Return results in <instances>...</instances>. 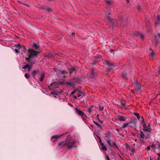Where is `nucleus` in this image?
Instances as JSON below:
<instances>
[{"label":"nucleus","mask_w":160,"mask_h":160,"mask_svg":"<svg viewBox=\"0 0 160 160\" xmlns=\"http://www.w3.org/2000/svg\"><path fill=\"white\" fill-rule=\"evenodd\" d=\"M149 137V135L148 134L145 132H144L142 129H141L139 140L141 142H145L146 139Z\"/></svg>","instance_id":"nucleus-1"},{"label":"nucleus","mask_w":160,"mask_h":160,"mask_svg":"<svg viewBox=\"0 0 160 160\" xmlns=\"http://www.w3.org/2000/svg\"><path fill=\"white\" fill-rule=\"evenodd\" d=\"M29 58H35L37 57L38 52L35 49L29 48L28 50Z\"/></svg>","instance_id":"nucleus-2"},{"label":"nucleus","mask_w":160,"mask_h":160,"mask_svg":"<svg viewBox=\"0 0 160 160\" xmlns=\"http://www.w3.org/2000/svg\"><path fill=\"white\" fill-rule=\"evenodd\" d=\"M68 137L67 138V147L68 149H71L74 146L77 140L74 139L73 140H72L68 138Z\"/></svg>","instance_id":"nucleus-3"},{"label":"nucleus","mask_w":160,"mask_h":160,"mask_svg":"<svg viewBox=\"0 0 160 160\" xmlns=\"http://www.w3.org/2000/svg\"><path fill=\"white\" fill-rule=\"evenodd\" d=\"M141 124L142 125L143 127V129H142V131L143 132H150L151 131V128H150V124H148L146 126V124L145 123V122L144 121V119H143L141 123Z\"/></svg>","instance_id":"nucleus-4"},{"label":"nucleus","mask_w":160,"mask_h":160,"mask_svg":"<svg viewBox=\"0 0 160 160\" xmlns=\"http://www.w3.org/2000/svg\"><path fill=\"white\" fill-rule=\"evenodd\" d=\"M76 112L79 115L81 116L82 118H85L86 117L85 114L81 111L78 109L77 108H76L75 109Z\"/></svg>","instance_id":"nucleus-5"},{"label":"nucleus","mask_w":160,"mask_h":160,"mask_svg":"<svg viewBox=\"0 0 160 160\" xmlns=\"http://www.w3.org/2000/svg\"><path fill=\"white\" fill-rule=\"evenodd\" d=\"M62 135L63 134H61L60 135H54L52 137L51 139L52 140L53 142H56L58 141V139L62 137Z\"/></svg>","instance_id":"nucleus-6"},{"label":"nucleus","mask_w":160,"mask_h":160,"mask_svg":"<svg viewBox=\"0 0 160 160\" xmlns=\"http://www.w3.org/2000/svg\"><path fill=\"white\" fill-rule=\"evenodd\" d=\"M67 139H66L65 141H62L59 143L58 144V146H62V147L63 146H66L67 147Z\"/></svg>","instance_id":"nucleus-7"},{"label":"nucleus","mask_w":160,"mask_h":160,"mask_svg":"<svg viewBox=\"0 0 160 160\" xmlns=\"http://www.w3.org/2000/svg\"><path fill=\"white\" fill-rule=\"evenodd\" d=\"M117 117V120L121 121H125L126 119V118L122 116L118 115Z\"/></svg>","instance_id":"nucleus-8"},{"label":"nucleus","mask_w":160,"mask_h":160,"mask_svg":"<svg viewBox=\"0 0 160 160\" xmlns=\"http://www.w3.org/2000/svg\"><path fill=\"white\" fill-rule=\"evenodd\" d=\"M31 58H29L28 56V58H26L25 59L27 61H28V62L31 65H32L33 64H35V62L34 61H31Z\"/></svg>","instance_id":"nucleus-9"},{"label":"nucleus","mask_w":160,"mask_h":160,"mask_svg":"<svg viewBox=\"0 0 160 160\" xmlns=\"http://www.w3.org/2000/svg\"><path fill=\"white\" fill-rule=\"evenodd\" d=\"M16 47L17 48V49H15V51L16 53H19V50L22 47L21 45L19 44H17L16 45Z\"/></svg>","instance_id":"nucleus-10"},{"label":"nucleus","mask_w":160,"mask_h":160,"mask_svg":"<svg viewBox=\"0 0 160 160\" xmlns=\"http://www.w3.org/2000/svg\"><path fill=\"white\" fill-rule=\"evenodd\" d=\"M40 73V71L39 70H34L33 71L32 74L34 78L37 74H39Z\"/></svg>","instance_id":"nucleus-11"},{"label":"nucleus","mask_w":160,"mask_h":160,"mask_svg":"<svg viewBox=\"0 0 160 160\" xmlns=\"http://www.w3.org/2000/svg\"><path fill=\"white\" fill-rule=\"evenodd\" d=\"M107 142L108 144L111 146H113L116 145V144L115 142L113 141H111L110 140H107Z\"/></svg>","instance_id":"nucleus-12"},{"label":"nucleus","mask_w":160,"mask_h":160,"mask_svg":"<svg viewBox=\"0 0 160 160\" xmlns=\"http://www.w3.org/2000/svg\"><path fill=\"white\" fill-rule=\"evenodd\" d=\"M53 56L52 53V52H50L48 54L45 55V57L47 58L48 59L50 58L52 56Z\"/></svg>","instance_id":"nucleus-13"},{"label":"nucleus","mask_w":160,"mask_h":160,"mask_svg":"<svg viewBox=\"0 0 160 160\" xmlns=\"http://www.w3.org/2000/svg\"><path fill=\"white\" fill-rule=\"evenodd\" d=\"M141 88L140 85L139 84H136V86L135 87V89L137 91H138Z\"/></svg>","instance_id":"nucleus-14"},{"label":"nucleus","mask_w":160,"mask_h":160,"mask_svg":"<svg viewBox=\"0 0 160 160\" xmlns=\"http://www.w3.org/2000/svg\"><path fill=\"white\" fill-rule=\"evenodd\" d=\"M137 122V120L136 119H132L131 120L130 122H129L130 123H132L134 124H136Z\"/></svg>","instance_id":"nucleus-15"},{"label":"nucleus","mask_w":160,"mask_h":160,"mask_svg":"<svg viewBox=\"0 0 160 160\" xmlns=\"http://www.w3.org/2000/svg\"><path fill=\"white\" fill-rule=\"evenodd\" d=\"M157 22H155V25L157 26L159 23V20H160V15H158L157 17Z\"/></svg>","instance_id":"nucleus-16"},{"label":"nucleus","mask_w":160,"mask_h":160,"mask_svg":"<svg viewBox=\"0 0 160 160\" xmlns=\"http://www.w3.org/2000/svg\"><path fill=\"white\" fill-rule=\"evenodd\" d=\"M101 145L102 146V149L104 151H106L107 150V148L104 144L103 143H101Z\"/></svg>","instance_id":"nucleus-17"},{"label":"nucleus","mask_w":160,"mask_h":160,"mask_svg":"<svg viewBox=\"0 0 160 160\" xmlns=\"http://www.w3.org/2000/svg\"><path fill=\"white\" fill-rule=\"evenodd\" d=\"M160 72V68L158 67L157 69H156V73L155 75L156 76H158V74Z\"/></svg>","instance_id":"nucleus-18"},{"label":"nucleus","mask_w":160,"mask_h":160,"mask_svg":"<svg viewBox=\"0 0 160 160\" xmlns=\"http://www.w3.org/2000/svg\"><path fill=\"white\" fill-rule=\"evenodd\" d=\"M156 53V52L153 51H152V52L150 54V57L151 58H154L155 54Z\"/></svg>","instance_id":"nucleus-19"},{"label":"nucleus","mask_w":160,"mask_h":160,"mask_svg":"<svg viewBox=\"0 0 160 160\" xmlns=\"http://www.w3.org/2000/svg\"><path fill=\"white\" fill-rule=\"evenodd\" d=\"M136 35H139L141 38L142 39H143L144 37L143 35L141 32H136L135 33Z\"/></svg>","instance_id":"nucleus-20"},{"label":"nucleus","mask_w":160,"mask_h":160,"mask_svg":"<svg viewBox=\"0 0 160 160\" xmlns=\"http://www.w3.org/2000/svg\"><path fill=\"white\" fill-rule=\"evenodd\" d=\"M69 71L70 72H76V70L73 67H71L69 69Z\"/></svg>","instance_id":"nucleus-21"},{"label":"nucleus","mask_w":160,"mask_h":160,"mask_svg":"<svg viewBox=\"0 0 160 160\" xmlns=\"http://www.w3.org/2000/svg\"><path fill=\"white\" fill-rule=\"evenodd\" d=\"M32 47L35 48L37 50L39 49V46L35 43H34L32 45Z\"/></svg>","instance_id":"nucleus-22"},{"label":"nucleus","mask_w":160,"mask_h":160,"mask_svg":"<svg viewBox=\"0 0 160 160\" xmlns=\"http://www.w3.org/2000/svg\"><path fill=\"white\" fill-rule=\"evenodd\" d=\"M105 63L108 66L110 67L112 66V64L108 61H106L105 62Z\"/></svg>","instance_id":"nucleus-23"},{"label":"nucleus","mask_w":160,"mask_h":160,"mask_svg":"<svg viewBox=\"0 0 160 160\" xmlns=\"http://www.w3.org/2000/svg\"><path fill=\"white\" fill-rule=\"evenodd\" d=\"M130 124V123L129 122H127L126 123H125L123 124V126H122V128H124L126 127H128L129 126V125Z\"/></svg>","instance_id":"nucleus-24"},{"label":"nucleus","mask_w":160,"mask_h":160,"mask_svg":"<svg viewBox=\"0 0 160 160\" xmlns=\"http://www.w3.org/2000/svg\"><path fill=\"white\" fill-rule=\"evenodd\" d=\"M59 73L62 74H63L68 73V72L65 71L64 70H59L58 72Z\"/></svg>","instance_id":"nucleus-25"},{"label":"nucleus","mask_w":160,"mask_h":160,"mask_svg":"<svg viewBox=\"0 0 160 160\" xmlns=\"http://www.w3.org/2000/svg\"><path fill=\"white\" fill-rule=\"evenodd\" d=\"M45 77V75L44 73H42L41 75L40 78V80L41 82H42Z\"/></svg>","instance_id":"nucleus-26"},{"label":"nucleus","mask_w":160,"mask_h":160,"mask_svg":"<svg viewBox=\"0 0 160 160\" xmlns=\"http://www.w3.org/2000/svg\"><path fill=\"white\" fill-rule=\"evenodd\" d=\"M110 14L108 13V14H106V15L105 16V19H107L109 21H111V19L110 17L109 16V15Z\"/></svg>","instance_id":"nucleus-27"},{"label":"nucleus","mask_w":160,"mask_h":160,"mask_svg":"<svg viewBox=\"0 0 160 160\" xmlns=\"http://www.w3.org/2000/svg\"><path fill=\"white\" fill-rule=\"evenodd\" d=\"M93 123L95 124L98 127H99L101 129L102 128V126L100 125L97 122H95V121L93 122Z\"/></svg>","instance_id":"nucleus-28"},{"label":"nucleus","mask_w":160,"mask_h":160,"mask_svg":"<svg viewBox=\"0 0 160 160\" xmlns=\"http://www.w3.org/2000/svg\"><path fill=\"white\" fill-rule=\"evenodd\" d=\"M99 110L100 111H102L104 107L103 106L101 105H99Z\"/></svg>","instance_id":"nucleus-29"},{"label":"nucleus","mask_w":160,"mask_h":160,"mask_svg":"<svg viewBox=\"0 0 160 160\" xmlns=\"http://www.w3.org/2000/svg\"><path fill=\"white\" fill-rule=\"evenodd\" d=\"M106 2L108 5L112 4V1L111 0H106Z\"/></svg>","instance_id":"nucleus-30"},{"label":"nucleus","mask_w":160,"mask_h":160,"mask_svg":"<svg viewBox=\"0 0 160 160\" xmlns=\"http://www.w3.org/2000/svg\"><path fill=\"white\" fill-rule=\"evenodd\" d=\"M25 77L27 79H28L30 78V75L28 73H26L24 75Z\"/></svg>","instance_id":"nucleus-31"},{"label":"nucleus","mask_w":160,"mask_h":160,"mask_svg":"<svg viewBox=\"0 0 160 160\" xmlns=\"http://www.w3.org/2000/svg\"><path fill=\"white\" fill-rule=\"evenodd\" d=\"M92 110L91 108H88L87 110V112L89 114H90L91 112L92 111Z\"/></svg>","instance_id":"nucleus-32"},{"label":"nucleus","mask_w":160,"mask_h":160,"mask_svg":"<svg viewBox=\"0 0 160 160\" xmlns=\"http://www.w3.org/2000/svg\"><path fill=\"white\" fill-rule=\"evenodd\" d=\"M131 150L132 152V153H131V155H132L133 154V152H135V149L134 148H131Z\"/></svg>","instance_id":"nucleus-33"},{"label":"nucleus","mask_w":160,"mask_h":160,"mask_svg":"<svg viewBox=\"0 0 160 160\" xmlns=\"http://www.w3.org/2000/svg\"><path fill=\"white\" fill-rule=\"evenodd\" d=\"M127 76V74L125 72H123L122 73V78H126V76Z\"/></svg>","instance_id":"nucleus-34"},{"label":"nucleus","mask_w":160,"mask_h":160,"mask_svg":"<svg viewBox=\"0 0 160 160\" xmlns=\"http://www.w3.org/2000/svg\"><path fill=\"white\" fill-rule=\"evenodd\" d=\"M97 117L98 118V122H100L101 124H102V123H103V121L102 120H101L99 118V115L98 114L97 115Z\"/></svg>","instance_id":"nucleus-35"},{"label":"nucleus","mask_w":160,"mask_h":160,"mask_svg":"<svg viewBox=\"0 0 160 160\" xmlns=\"http://www.w3.org/2000/svg\"><path fill=\"white\" fill-rule=\"evenodd\" d=\"M134 115L137 117V118H138V119H139L140 118V116L139 113H135Z\"/></svg>","instance_id":"nucleus-36"},{"label":"nucleus","mask_w":160,"mask_h":160,"mask_svg":"<svg viewBox=\"0 0 160 160\" xmlns=\"http://www.w3.org/2000/svg\"><path fill=\"white\" fill-rule=\"evenodd\" d=\"M84 92H81V94H78V97H81V96H82V97L83 96V95L82 96V94L83 95L84 94Z\"/></svg>","instance_id":"nucleus-37"},{"label":"nucleus","mask_w":160,"mask_h":160,"mask_svg":"<svg viewBox=\"0 0 160 160\" xmlns=\"http://www.w3.org/2000/svg\"><path fill=\"white\" fill-rule=\"evenodd\" d=\"M94 70L93 69H91L90 70V72L91 74L92 75L94 73Z\"/></svg>","instance_id":"nucleus-38"},{"label":"nucleus","mask_w":160,"mask_h":160,"mask_svg":"<svg viewBox=\"0 0 160 160\" xmlns=\"http://www.w3.org/2000/svg\"><path fill=\"white\" fill-rule=\"evenodd\" d=\"M44 9H45L47 11H51V9L50 8H44Z\"/></svg>","instance_id":"nucleus-39"},{"label":"nucleus","mask_w":160,"mask_h":160,"mask_svg":"<svg viewBox=\"0 0 160 160\" xmlns=\"http://www.w3.org/2000/svg\"><path fill=\"white\" fill-rule=\"evenodd\" d=\"M30 65H31L29 63V64H27L25 65L26 68H29Z\"/></svg>","instance_id":"nucleus-40"},{"label":"nucleus","mask_w":160,"mask_h":160,"mask_svg":"<svg viewBox=\"0 0 160 160\" xmlns=\"http://www.w3.org/2000/svg\"><path fill=\"white\" fill-rule=\"evenodd\" d=\"M51 93L54 94L55 95H58L60 94V92H58L55 93V92H51Z\"/></svg>","instance_id":"nucleus-41"},{"label":"nucleus","mask_w":160,"mask_h":160,"mask_svg":"<svg viewBox=\"0 0 160 160\" xmlns=\"http://www.w3.org/2000/svg\"><path fill=\"white\" fill-rule=\"evenodd\" d=\"M105 159H107V160H110L109 156L108 155H106L105 156Z\"/></svg>","instance_id":"nucleus-42"},{"label":"nucleus","mask_w":160,"mask_h":160,"mask_svg":"<svg viewBox=\"0 0 160 160\" xmlns=\"http://www.w3.org/2000/svg\"><path fill=\"white\" fill-rule=\"evenodd\" d=\"M76 91H77V89H76V90H73L71 93V95H73L75 93Z\"/></svg>","instance_id":"nucleus-43"},{"label":"nucleus","mask_w":160,"mask_h":160,"mask_svg":"<svg viewBox=\"0 0 160 160\" xmlns=\"http://www.w3.org/2000/svg\"><path fill=\"white\" fill-rule=\"evenodd\" d=\"M137 8L138 10H140L141 8V7L139 6L138 5L137 7Z\"/></svg>","instance_id":"nucleus-44"},{"label":"nucleus","mask_w":160,"mask_h":160,"mask_svg":"<svg viewBox=\"0 0 160 160\" xmlns=\"http://www.w3.org/2000/svg\"><path fill=\"white\" fill-rule=\"evenodd\" d=\"M121 104L122 105V108H124L125 107V105L124 104H123L121 102Z\"/></svg>","instance_id":"nucleus-45"},{"label":"nucleus","mask_w":160,"mask_h":160,"mask_svg":"<svg viewBox=\"0 0 160 160\" xmlns=\"http://www.w3.org/2000/svg\"><path fill=\"white\" fill-rule=\"evenodd\" d=\"M154 42L155 44V45H157L158 43V41L157 40H155Z\"/></svg>","instance_id":"nucleus-46"},{"label":"nucleus","mask_w":160,"mask_h":160,"mask_svg":"<svg viewBox=\"0 0 160 160\" xmlns=\"http://www.w3.org/2000/svg\"><path fill=\"white\" fill-rule=\"evenodd\" d=\"M22 69H26L27 68H26L25 66V65H24V66H23L22 67Z\"/></svg>","instance_id":"nucleus-47"},{"label":"nucleus","mask_w":160,"mask_h":160,"mask_svg":"<svg viewBox=\"0 0 160 160\" xmlns=\"http://www.w3.org/2000/svg\"><path fill=\"white\" fill-rule=\"evenodd\" d=\"M158 158L160 159V153H158Z\"/></svg>","instance_id":"nucleus-48"},{"label":"nucleus","mask_w":160,"mask_h":160,"mask_svg":"<svg viewBox=\"0 0 160 160\" xmlns=\"http://www.w3.org/2000/svg\"><path fill=\"white\" fill-rule=\"evenodd\" d=\"M157 35L158 37H160V32L158 33Z\"/></svg>","instance_id":"nucleus-49"},{"label":"nucleus","mask_w":160,"mask_h":160,"mask_svg":"<svg viewBox=\"0 0 160 160\" xmlns=\"http://www.w3.org/2000/svg\"><path fill=\"white\" fill-rule=\"evenodd\" d=\"M116 130L117 131V132H119V131H120V130H119V129H118V128H117V129H116Z\"/></svg>","instance_id":"nucleus-50"},{"label":"nucleus","mask_w":160,"mask_h":160,"mask_svg":"<svg viewBox=\"0 0 160 160\" xmlns=\"http://www.w3.org/2000/svg\"><path fill=\"white\" fill-rule=\"evenodd\" d=\"M28 71H29L31 69V68L30 67V66L29 67V68H28Z\"/></svg>","instance_id":"nucleus-51"},{"label":"nucleus","mask_w":160,"mask_h":160,"mask_svg":"<svg viewBox=\"0 0 160 160\" xmlns=\"http://www.w3.org/2000/svg\"><path fill=\"white\" fill-rule=\"evenodd\" d=\"M150 149V148L149 147H148L147 148V150H149Z\"/></svg>","instance_id":"nucleus-52"},{"label":"nucleus","mask_w":160,"mask_h":160,"mask_svg":"<svg viewBox=\"0 0 160 160\" xmlns=\"http://www.w3.org/2000/svg\"><path fill=\"white\" fill-rule=\"evenodd\" d=\"M110 52H114V51L113 49H111L110 50Z\"/></svg>","instance_id":"nucleus-53"},{"label":"nucleus","mask_w":160,"mask_h":160,"mask_svg":"<svg viewBox=\"0 0 160 160\" xmlns=\"http://www.w3.org/2000/svg\"><path fill=\"white\" fill-rule=\"evenodd\" d=\"M120 134L122 136V137H123V136H124V135H123V134H122V133H121V134Z\"/></svg>","instance_id":"nucleus-54"},{"label":"nucleus","mask_w":160,"mask_h":160,"mask_svg":"<svg viewBox=\"0 0 160 160\" xmlns=\"http://www.w3.org/2000/svg\"><path fill=\"white\" fill-rule=\"evenodd\" d=\"M160 95V92H159L158 94V95Z\"/></svg>","instance_id":"nucleus-55"},{"label":"nucleus","mask_w":160,"mask_h":160,"mask_svg":"<svg viewBox=\"0 0 160 160\" xmlns=\"http://www.w3.org/2000/svg\"><path fill=\"white\" fill-rule=\"evenodd\" d=\"M74 98L75 99H76L77 98V97L76 96H74Z\"/></svg>","instance_id":"nucleus-56"},{"label":"nucleus","mask_w":160,"mask_h":160,"mask_svg":"<svg viewBox=\"0 0 160 160\" xmlns=\"http://www.w3.org/2000/svg\"><path fill=\"white\" fill-rule=\"evenodd\" d=\"M150 160H153V159L151 158H150Z\"/></svg>","instance_id":"nucleus-57"},{"label":"nucleus","mask_w":160,"mask_h":160,"mask_svg":"<svg viewBox=\"0 0 160 160\" xmlns=\"http://www.w3.org/2000/svg\"><path fill=\"white\" fill-rule=\"evenodd\" d=\"M72 35H74L75 34L74 33H72Z\"/></svg>","instance_id":"nucleus-58"},{"label":"nucleus","mask_w":160,"mask_h":160,"mask_svg":"<svg viewBox=\"0 0 160 160\" xmlns=\"http://www.w3.org/2000/svg\"><path fill=\"white\" fill-rule=\"evenodd\" d=\"M94 107V106H93V105H92V106H91V108H92V107Z\"/></svg>","instance_id":"nucleus-59"},{"label":"nucleus","mask_w":160,"mask_h":160,"mask_svg":"<svg viewBox=\"0 0 160 160\" xmlns=\"http://www.w3.org/2000/svg\"><path fill=\"white\" fill-rule=\"evenodd\" d=\"M126 1H127L128 3L129 2V0H126Z\"/></svg>","instance_id":"nucleus-60"},{"label":"nucleus","mask_w":160,"mask_h":160,"mask_svg":"<svg viewBox=\"0 0 160 160\" xmlns=\"http://www.w3.org/2000/svg\"><path fill=\"white\" fill-rule=\"evenodd\" d=\"M100 141V142H101V139L100 140V141Z\"/></svg>","instance_id":"nucleus-61"},{"label":"nucleus","mask_w":160,"mask_h":160,"mask_svg":"<svg viewBox=\"0 0 160 160\" xmlns=\"http://www.w3.org/2000/svg\"><path fill=\"white\" fill-rule=\"evenodd\" d=\"M95 64L94 63H93L92 64Z\"/></svg>","instance_id":"nucleus-62"},{"label":"nucleus","mask_w":160,"mask_h":160,"mask_svg":"<svg viewBox=\"0 0 160 160\" xmlns=\"http://www.w3.org/2000/svg\"><path fill=\"white\" fill-rule=\"evenodd\" d=\"M158 160H159V159L158 158Z\"/></svg>","instance_id":"nucleus-63"}]
</instances>
